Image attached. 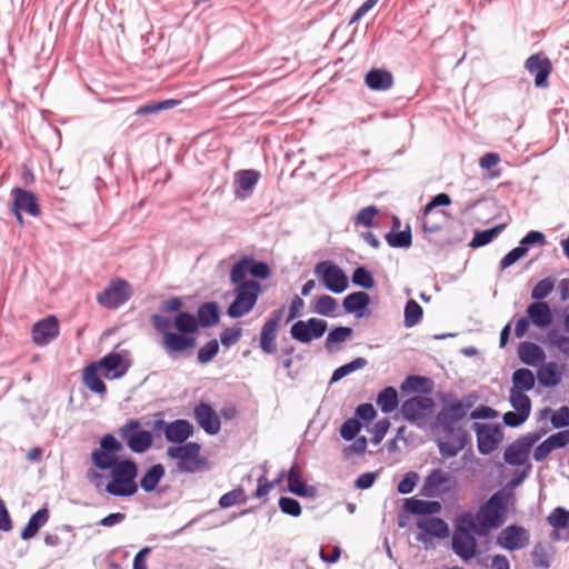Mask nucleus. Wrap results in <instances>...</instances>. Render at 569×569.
Segmentation results:
<instances>
[{"instance_id": "obj_51", "label": "nucleus", "mask_w": 569, "mask_h": 569, "mask_svg": "<svg viewBox=\"0 0 569 569\" xmlns=\"http://www.w3.org/2000/svg\"><path fill=\"white\" fill-rule=\"evenodd\" d=\"M547 521L553 529H569V510L556 507L547 517Z\"/></svg>"}, {"instance_id": "obj_34", "label": "nucleus", "mask_w": 569, "mask_h": 569, "mask_svg": "<svg viewBox=\"0 0 569 569\" xmlns=\"http://www.w3.org/2000/svg\"><path fill=\"white\" fill-rule=\"evenodd\" d=\"M538 382L545 388H553L561 381V373L556 362L542 365L537 372Z\"/></svg>"}, {"instance_id": "obj_21", "label": "nucleus", "mask_w": 569, "mask_h": 569, "mask_svg": "<svg viewBox=\"0 0 569 569\" xmlns=\"http://www.w3.org/2000/svg\"><path fill=\"white\" fill-rule=\"evenodd\" d=\"M12 196V211H22L31 217H38L40 214V206L37 197L32 191L22 188H13L11 191Z\"/></svg>"}, {"instance_id": "obj_50", "label": "nucleus", "mask_w": 569, "mask_h": 569, "mask_svg": "<svg viewBox=\"0 0 569 569\" xmlns=\"http://www.w3.org/2000/svg\"><path fill=\"white\" fill-rule=\"evenodd\" d=\"M338 308V302L335 298L323 295L317 298L313 311L320 316L331 317Z\"/></svg>"}, {"instance_id": "obj_42", "label": "nucleus", "mask_w": 569, "mask_h": 569, "mask_svg": "<svg viewBox=\"0 0 569 569\" xmlns=\"http://www.w3.org/2000/svg\"><path fill=\"white\" fill-rule=\"evenodd\" d=\"M352 329L350 327H335L331 329L326 338L325 347L329 352L335 350V345L341 343L350 338Z\"/></svg>"}, {"instance_id": "obj_56", "label": "nucleus", "mask_w": 569, "mask_h": 569, "mask_svg": "<svg viewBox=\"0 0 569 569\" xmlns=\"http://www.w3.org/2000/svg\"><path fill=\"white\" fill-rule=\"evenodd\" d=\"M361 430V423L356 418L347 419L340 427V436L346 441L353 440Z\"/></svg>"}, {"instance_id": "obj_35", "label": "nucleus", "mask_w": 569, "mask_h": 569, "mask_svg": "<svg viewBox=\"0 0 569 569\" xmlns=\"http://www.w3.org/2000/svg\"><path fill=\"white\" fill-rule=\"evenodd\" d=\"M536 377L530 369L519 368L512 373V387L510 390L527 392L533 389Z\"/></svg>"}, {"instance_id": "obj_8", "label": "nucleus", "mask_w": 569, "mask_h": 569, "mask_svg": "<svg viewBox=\"0 0 569 569\" xmlns=\"http://www.w3.org/2000/svg\"><path fill=\"white\" fill-rule=\"evenodd\" d=\"M313 272L326 289L333 293H342L349 286L348 277L345 271L332 261L326 260L318 262Z\"/></svg>"}, {"instance_id": "obj_57", "label": "nucleus", "mask_w": 569, "mask_h": 569, "mask_svg": "<svg viewBox=\"0 0 569 569\" xmlns=\"http://www.w3.org/2000/svg\"><path fill=\"white\" fill-rule=\"evenodd\" d=\"M278 505L280 510L288 516L296 518L301 515L300 502L295 498L280 497Z\"/></svg>"}, {"instance_id": "obj_47", "label": "nucleus", "mask_w": 569, "mask_h": 569, "mask_svg": "<svg viewBox=\"0 0 569 569\" xmlns=\"http://www.w3.org/2000/svg\"><path fill=\"white\" fill-rule=\"evenodd\" d=\"M556 280L552 277H547L538 281L531 290V298L535 302H543L555 289Z\"/></svg>"}, {"instance_id": "obj_10", "label": "nucleus", "mask_w": 569, "mask_h": 569, "mask_svg": "<svg viewBox=\"0 0 569 569\" xmlns=\"http://www.w3.org/2000/svg\"><path fill=\"white\" fill-rule=\"evenodd\" d=\"M99 445V448L91 452V460L98 469L106 471L111 463L121 460L118 453L122 451L123 446L112 433L104 435Z\"/></svg>"}, {"instance_id": "obj_18", "label": "nucleus", "mask_w": 569, "mask_h": 569, "mask_svg": "<svg viewBox=\"0 0 569 569\" xmlns=\"http://www.w3.org/2000/svg\"><path fill=\"white\" fill-rule=\"evenodd\" d=\"M435 407V401L430 397L416 396L407 399L401 406L403 418L410 423L425 418Z\"/></svg>"}, {"instance_id": "obj_59", "label": "nucleus", "mask_w": 569, "mask_h": 569, "mask_svg": "<svg viewBox=\"0 0 569 569\" xmlns=\"http://www.w3.org/2000/svg\"><path fill=\"white\" fill-rule=\"evenodd\" d=\"M419 480V476L415 471L407 472L397 486V491L400 495L411 493Z\"/></svg>"}, {"instance_id": "obj_39", "label": "nucleus", "mask_w": 569, "mask_h": 569, "mask_svg": "<svg viewBox=\"0 0 569 569\" xmlns=\"http://www.w3.org/2000/svg\"><path fill=\"white\" fill-rule=\"evenodd\" d=\"M528 452L517 442L510 443L503 451V460L510 466H526L528 461Z\"/></svg>"}, {"instance_id": "obj_60", "label": "nucleus", "mask_w": 569, "mask_h": 569, "mask_svg": "<svg viewBox=\"0 0 569 569\" xmlns=\"http://www.w3.org/2000/svg\"><path fill=\"white\" fill-rule=\"evenodd\" d=\"M377 212L378 209L375 206L366 207L357 213L355 222L357 224H362L367 228H370L373 226V218L377 214Z\"/></svg>"}, {"instance_id": "obj_41", "label": "nucleus", "mask_w": 569, "mask_h": 569, "mask_svg": "<svg viewBox=\"0 0 569 569\" xmlns=\"http://www.w3.org/2000/svg\"><path fill=\"white\" fill-rule=\"evenodd\" d=\"M423 316L421 306L413 299H409L405 306V318L403 325L406 328H412L417 326Z\"/></svg>"}, {"instance_id": "obj_23", "label": "nucleus", "mask_w": 569, "mask_h": 569, "mask_svg": "<svg viewBox=\"0 0 569 569\" xmlns=\"http://www.w3.org/2000/svg\"><path fill=\"white\" fill-rule=\"evenodd\" d=\"M288 481V491L303 498H312L317 495V489L313 486H308L301 477V470L297 462H295L286 473Z\"/></svg>"}, {"instance_id": "obj_9", "label": "nucleus", "mask_w": 569, "mask_h": 569, "mask_svg": "<svg viewBox=\"0 0 569 569\" xmlns=\"http://www.w3.org/2000/svg\"><path fill=\"white\" fill-rule=\"evenodd\" d=\"M476 533L469 528V522H460L457 525L452 538V551L463 561H469L475 558L477 553V539Z\"/></svg>"}, {"instance_id": "obj_16", "label": "nucleus", "mask_w": 569, "mask_h": 569, "mask_svg": "<svg viewBox=\"0 0 569 569\" xmlns=\"http://www.w3.org/2000/svg\"><path fill=\"white\" fill-rule=\"evenodd\" d=\"M529 531L518 525H510L502 529L497 537V545L506 550L515 551L525 548L529 543Z\"/></svg>"}, {"instance_id": "obj_6", "label": "nucleus", "mask_w": 569, "mask_h": 569, "mask_svg": "<svg viewBox=\"0 0 569 569\" xmlns=\"http://www.w3.org/2000/svg\"><path fill=\"white\" fill-rule=\"evenodd\" d=\"M201 446L198 442H183L178 446H170L167 456L178 460V469L181 472L191 473L199 470L203 461L199 458Z\"/></svg>"}, {"instance_id": "obj_49", "label": "nucleus", "mask_w": 569, "mask_h": 569, "mask_svg": "<svg viewBox=\"0 0 569 569\" xmlns=\"http://www.w3.org/2000/svg\"><path fill=\"white\" fill-rule=\"evenodd\" d=\"M351 281L355 286L362 289H372L375 287L372 273L363 266H359L353 270Z\"/></svg>"}, {"instance_id": "obj_64", "label": "nucleus", "mask_w": 569, "mask_h": 569, "mask_svg": "<svg viewBox=\"0 0 569 569\" xmlns=\"http://www.w3.org/2000/svg\"><path fill=\"white\" fill-rule=\"evenodd\" d=\"M451 203V198L448 193L441 192L431 198V200L423 208V216L429 214L438 207H446Z\"/></svg>"}, {"instance_id": "obj_36", "label": "nucleus", "mask_w": 569, "mask_h": 569, "mask_svg": "<svg viewBox=\"0 0 569 569\" xmlns=\"http://www.w3.org/2000/svg\"><path fill=\"white\" fill-rule=\"evenodd\" d=\"M555 550L551 546H545L541 542L535 545L531 551V558L535 568L537 569H548L551 566V560L553 557Z\"/></svg>"}, {"instance_id": "obj_46", "label": "nucleus", "mask_w": 569, "mask_h": 569, "mask_svg": "<svg viewBox=\"0 0 569 569\" xmlns=\"http://www.w3.org/2000/svg\"><path fill=\"white\" fill-rule=\"evenodd\" d=\"M276 338H277V328L273 326L264 323L261 328L260 332V348L263 352L270 355L276 351Z\"/></svg>"}, {"instance_id": "obj_26", "label": "nucleus", "mask_w": 569, "mask_h": 569, "mask_svg": "<svg viewBox=\"0 0 569 569\" xmlns=\"http://www.w3.org/2000/svg\"><path fill=\"white\" fill-rule=\"evenodd\" d=\"M518 357L522 363L536 367L540 362L545 361L546 353L537 343L522 341L518 346Z\"/></svg>"}, {"instance_id": "obj_25", "label": "nucleus", "mask_w": 569, "mask_h": 569, "mask_svg": "<svg viewBox=\"0 0 569 569\" xmlns=\"http://www.w3.org/2000/svg\"><path fill=\"white\" fill-rule=\"evenodd\" d=\"M527 316L538 328H547L552 322V312L547 302H532L527 307Z\"/></svg>"}, {"instance_id": "obj_38", "label": "nucleus", "mask_w": 569, "mask_h": 569, "mask_svg": "<svg viewBox=\"0 0 569 569\" xmlns=\"http://www.w3.org/2000/svg\"><path fill=\"white\" fill-rule=\"evenodd\" d=\"M377 405L383 413H391L399 406V398L396 388L386 387L377 396Z\"/></svg>"}, {"instance_id": "obj_30", "label": "nucleus", "mask_w": 569, "mask_h": 569, "mask_svg": "<svg viewBox=\"0 0 569 569\" xmlns=\"http://www.w3.org/2000/svg\"><path fill=\"white\" fill-rule=\"evenodd\" d=\"M199 327L209 328L217 325L220 320V311L217 302L210 301L199 306L196 316Z\"/></svg>"}, {"instance_id": "obj_1", "label": "nucleus", "mask_w": 569, "mask_h": 569, "mask_svg": "<svg viewBox=\"0 0 569 569\" xmlns=\"http://www.w3.org/2000/svg\"><path fill=\"white\" fill-rule=\"evenodd\" d=\"M469 407L460 400L449 403L445 400L442 408L435 417L433 429L443 435V439L436 440L437 447L446 459L456 457L470 441L468 432L458 426L467 416Z\"/></svg>"}, {"instance_id": "obj_44", "label": "nucleus", "mask_w": 569, "mask_h": 569, "mask_svg": "<svg viewBox=\"0 0 569 569\" xmlns=\"http://www.w3.org/2000/svg\"><path fill=\"white\" fill-rule=\"evenodd\" d=\"M259 179L260 173L257 170L248 169L239 170L236 172V183L238 184L239 189L247 192L252 191Z\"/></svg>"}, {"instance_id": "obj_20", "label": "nucleus", "mask_w": 569, "mask_h": 569, "mask_svg": "<svg viewBox=\"0 0 569 569\" xmlns=\"http://www.w3.org/2000/svg\"><path fill=\"white\" fill-rule=\"evenodd\" d=\"M59 335V322L54 316H49L32 327V340L37 346L49 345Z\"/></svg>"}, {"instance_id": "obj_7", "label": "nucleus", "mask_w": 569, "mask_h": 569, "mask_svg": "<svg viewBox=\"0 0 569 569\" xmlns=\"http://www.w3.org/2000/svg\"><path fill=\"white\" fill-rule=\"evenodd\" d=\"M119 436L128 448L136 453L146 452L153 442L151 431L141 428L138 419H129L120 429Z\"/></svg>"}, {"instance_id": "obj_2", "label": "nucleus", "mask_w": 569, "mask_h": 569, "mask_svg": "<svg viewBox=\"0 0 569 569\" xmlns=\"http://www.w3.org/2000/svg\"><path fill=\"white\" fill-rule=\"evenodd\" d=\"M151 323L157 332L162 335V348L172 360L177 359V355L196 347L197 340L191 335L198 331L199 321H197L196 316L192 313L179 311L176 315L173 327L178 332L170 330L171 323L169 319L162 315H152Z\"/></svg>"}, {"instance_id": "obj_15", "label": "nucleus", "mask_w": 569, "mask_h": 569, "mask_svg": "<svg viewBox=\"0 0 569 569\" xmlns=\"http://www.w3.org/2000/svg\"><path fill=\"white\" fill-rule=\"evenodd\" d=\"M154 431H162L169 442L183 443L193 435V426L186 419L167 422L158 419L153 423Z\"/></svg>"}, {"instance_id": "obj_22", "label": "nucleus", "mask_w": 569, "mask_h": 569, "mask_svg": "<svg viewBox=\"0 0 569 569\" xmlns=\"http://www.w3.org/2000/svg\"><path fill=\"white\" fill-rule=\"evenodd\" d=\"M96 365L104 371L107 379H119L127 373L130 363L118 352H110L101 358L99 361H94Z\"/></svg>"}, {"instance_id": "obj_17", "label": "nucleus", "mask_w": 569, "mask_h": 569, "mask_svg": "<svg viewBox=\"0 0 569 569\" xmlns=\"http://www.w3.org/2000/svg\"><path fill=\"white\" fill-rule=\"evenodd\" d=\"M525 69L535 77V86L547 88L549 76L552 71V64L549 58L543 53H535L525 62Z\"/></svg>"}, {"instance_id": "obj_48", "label": "nucleus", "mask_w": 569, "mask_h": 569, "mask_svg": "<svg viewBox=\"0 0 569 569\" xmlns=\"http://www.w3.org/2000/svg\"><path fill=\"white\" fill-rule=\"evenodd\" d=\"M502 229L503 224H499L487 230L476 231L472 240L470 241V247L480 248L490 243Z\"/></svg>"}, {"instance_id": "obj_43", "label": "nucleus", "mask_w": 569, "mask_h": 569, "mask_svg": "<svg viewBox=\"0 0 569 569\" xmlns=\"http://www.w3.org/2000/svg\"><path fill=\"white\" fill-rule=\"evenodd\" d=\"M450 480V475L441 469H432L425 479V490L432 493Z\"/></svg>"}, {"instance_id": "obj_54", "label": "nucleus", "mask_w": 569, "mask_h": 569, "mask_svg": "<svg viewBox=\"0 0 569 569\" xmlns=\"http://www.w3.org/2000/svg\"><path fill=\"white\" fill-rule=\"evenodd\" d=\"M247 498L244 496V490L242 488H236L224 495H222L219 499V506L223 509L233 507L239 502H246Z\"/></svg>"}, {"instance_id": "obj_24", "label": "nucleus", "mask_w": 569, "mask_h": 569, "mask_svg": "<svg viewBox=\"0 0 569 569\" xmlns=\"http://www.w3.org/2000/svg\"><path fill=\"white\" fill-rule=\"evenodd\" d=\"M370 296L366 291H355L345 297L342 307L348 313L362 318L369 313Z\"/></svg>"}, {"instance_id": "obj_61", "label": "nucleus", "mask_w": 569, "mask_h": 569, "mask_svg": "<svg viewBox=\"0 0 569 569\" xmlns=\"http://www.w3.org/2000/svg\"><path fill=\"white\" fill-rule=\"evenodd\" d=\"M526 249H523L520 244L512 250H510L501 260H500V269L505 270L525 257Z\"/></svg>"}, {"instance_id": "obj_14", "label": "nucleus", "mask_w": 569, "mask_h": 569, "mask_svg": "<svg viewBox=\"0 0 569 569\" xmlns=\"http://www.w3.org/2000/svg\"><path fill=\"white\" fill-rule=\"evenodd\" d=\"M472 429L477 436V447L481 455H490L495 451L503 438L499 425L473 422Z\"/></svg>"}, {"instance_id": "obj_37", "label": "nucleus", "mask_w": 569, "mask_h": 569, "mask_svg": "<svg viewBox=\"0 0 569 569\" xmlns=\"http://www.w3.org/2000/svg\"><path fill=\"white\" fill-rule=\"evenodd\" d=\"M164 476V468L162 465L157 463L151 466L147 472L141 477L139 486L146 492H152L162 477Z\"/></svg>"}, {"instance_id": "obj_28", "label": "nucleus", "mask_w": 569, "mask_h": 569, "mask_svg": "<svg viewBox=\"0 0 569 569\" xmlns=\"http://www.w3.org/2000/svg\"><path fill=\"white\" fill-rule=\"evenodd\" d=\"M100 368L96 362L89 363L84 369L82 373V380L84 386L92 392L98 393L100 396L106 395L107 392V386L101 380L99 376Z\"/></svg>"}, {"instance_id": "obj_11", "label": "nucleus", "mask_w": 569, "mask_h": 569, "mask_svg": "<svg viewBox=\"0 0 569 569\" xmlns=\"http://www.w3.org/2000/svg\"><path fill=\"white\" fill-rule=\"evenodd\" d=\"M132 296L130 283L121 278L111 280L109 286L97 295L99 305L107 309H118L124 305Z\"/></svg>"}, {"instance_id": "obj_3", "label": "nucleus", "mask_w": 569, "mask_h": 569, "mask_svg": "<svg viewBox=\"0 0 569 569\" xmlns=\"http://www.w3.org/2000/svg\"><path fill=\"white\" fill-rule=\"evenodd\" d=\"M507 509L506 495L500 490L489 497L476 512L475 518L470 515L462 517V522H469V528L478 536L486 537L492 529L502 526Z\"/></svg>"}, {"instance_id": "obj_62", "label": "nucleus", "mask_w": 569, "mask_h": 569, "mask_svg": "<svg viewBox=\"0 0 569 569\" xmlns=\"http://www.w3.org/2000/svg\"><path fill=\"white\" fill-rule=\"evenodd\" d=\"M557 449L551 436L538 445L533 450V459L536 461L545 460L552 450Z\"/></svg>"}, {"instance_id": "obj_55", "label": "nucleus", "mask_w": 569, "mask_h": 569, "mask_svg": "<svg viewBox=\"0 0 569 569\" xmlns=\"http://www.w3.org/2000/svg\"><path fill=\"white\" fill-rule=\"evenodd\" d=\"M219 352V342L216 339L208 341L198 350V362L206 365L210 362Z\"/></svg>"}, {"instance_id": "obj_58", "label": "nucleus", "mask_w": 569, "mask_h": 569, "mask_svg": "<svg viewBox=\"0 0 569 569\" xmlns=\"http://www.w3.org/2000/svg\"><path fill=\"white\" fill-rule=\"evenodd\" d=\"M547 242L546 236L538 230L529 231L519 242V244L528 252L531 246H545Z\"/></svg>"}, {"instance_id": "obj_32", "label": "nucleus", "mask_w": 569, "mask_h": 569, "mask_svg": "<svg viewBox=\"0 0 569 569\" xmlns=\"http://www.w3.org/2000/svg\"><path fill=\"white\" fill-rule=\"evenodd\" d=\"M403 392H421L428 395L433 389V381L423 376H408L400 386Z\"/></svg>"}, {"instance_id": "obj_33", "label": "nucleus", "mask_w": 569, "mask_h": 569, "mask_svg": "<svg viewBox=\"0 0 569 569\" xmlns=\"http://www.w3.org/2000/svg\"><path fill=\"white\" fill-rule=\"evenodd\" d=\"M49 520V510L41 508L37 510L27 522L26 527L21 531V539L29 540L33 538L39 529L43 527Z\"/></svg>"}, {"instance_id": "obj_45", "label": "nucleus", "mask_w": 569, "mask_h": 569, "mask_svg": "<svg viewBox=\"0 0 569 569\" xmlns=\"http://www.w3.org/2000/svg\"><path fill=\"white\" fill-rule=\"evenodd\" d=\"M386 241L391 248H409L412 242L410 227L401 231H390L386 234Z\"/></svg>"}, {"instance_id": "obj_5", "label": "nucleus", "mask_w": 569, "mask_h": 569, "mask_svg": "<svg viewBox=\"0 0 569 569\" xmlns=\"http://www.w3.org/2000/svg\"><path fill=\"white\" fill-rule=\"evenodd\" d=\"M234 299L227 309V315L232 319L248 315L256 306L262 291L261 284L256 280H242L232 282Z\"/></svg>"}, {"instance_id": "obj_53", "label": "nucleus", "mask_w": 569, "mask_h": 569, "mask_svg": "<svg viewBox=\"0 0 569 569\" xmlns=\"http://www.w3.org/2000/svg\"><path fill=\"white\" fill-rule=\"evenodd\" d=\"M545 412H551L550 423L555 429L569 427V407L562 406L555 411H551V409H545Z\"/></svg>"}, {"instance_id": "obj_52", "label": "nucleus", "mask_w": 569, "mask_h": 569, "mask_svg": "<svg viewBox=\"0 0 569 569\" xmlns=\"http://www.w3.org/2000/svg\"><path fill=\"white\" fill-rule=\"evenodd\" d=\"M510 403L516 411L530 415L531 400L525 392L510 390Z\"/></svg>"}, {"instance_id": "obj_31", "label": "nucleus", "mask_w": 569, "mask_h": 569, "mask_svg": "<svg viewBox=\"0 0 569 569\" xmlns=\"http://www.w3.org/2000/svg\"><path fill=\"white\" fill-rule=\"evenodd\" d=\"M441 506L438 501H427L417 498H408L405 501V509L417 516H430L439 512Z\"/></svg>"}, {"instance_id": "obj_63", "label": "nucleus", "mask_w": 569, "mask_h": 569, "mask_svg": "<svg viewBox=\"0 0 569 569\" xmlns=\"http://www.w3.org/2000/svg\"><path fill=\"white\" fill-rule=\"evenodd\" d=\"M242 336V329L241 328H228L224 329L220 335V341L223 347H231L236 345Z\"/></svg>"}, {"instance_id": "obj_12", "label": "nucleus", "mask_w": 569, "mask_h": 569, "mask_svg": "<svg viewBox=\"0 0 569 569\" xmlns=\"http://www.w3.org/2000/svg\"><path fill=\"white\" fill-rule=\"evenodd\" d=\"M270 272L271 270L267 262L256 260L250 256H244L232 266L230 271V281L240 282L242 280H248V274L258 279H267L270 276Z\"/></svg>"}, {"instance_id": "obj_27", "label": "nucleus", "mask_w": 569, "mask_h": 569, "mask_svg": "<svg viewBox=\"0 0 569 569\" xmlns=\"http://www.w3.org/2000/svg\"><path fill=\"white\" fill-rule=\"evenodd\" d=\"M366 84L375 91H386L393 84L392 73L385 69H371L365 78Z\"/></svg>"}, {"instance_id": "obj_19", "label": "nucleus", "mask_w": 569, "mask_h": 569, "mask_svg": "<svg viewBox=\"0 0 569 569\" xmlns=\"http://www.w3.org/2000/svg\"><path fill=\"white\" fill-rule=\"evenodd\" d=\"M193 416L199 427L208 435L214 436L220 431V418L207 402H199L193 409Z\"/></svg>"}, {"instance_id": "obj_29", "label": "nucleus", "mask_w": 569, "mask_h": 569, "mask_svg": "<svg viewBox=\"0 0 569 569\" xmlns=\"http://www.w3.org/2000/svg\"><path fill=\"white\" fill-rule=\"evenodd\" d=\"M417 527L426 535L438 539H445L449 536V527L441 518L431 517L426 520H419L417 521Z\"/></svg>"}, {"instance_id": "obj_40", "label": "nucleus", "mask_w": 569, "mask_h": 569, "mask_svg": "<svg viewBox=\"0 0 569 569\" xmlns=\"http://www.w3.org/2000/svg\"><path fill=\"white\" fill-rule=\"evenodd\" d=\"M367 365H368V360L366 358L358 357V358L353 359L352 361L338 367L331 375V378L329 381L330 385L337 383L338 381H340L348 375H350L357 370L363 369Z\"/></svg>"}, {"instance_id": "obj_4", "label": "nucleus", "mask_w": 569, "mask_h": 569, "mask_svg": "<svg viewBox=\"0 0 569 569\" xmlns=\"http://www.w3.org/2000/svg\"><path fill=\"white\" fill-rule=\"evenodd\" d=\"M110 470V480L106 491L113 497H131L137 493L138 465L132 459H121L113 463Z\"/></svg>"}, {"instance_id": "obj_13", "label": "nucleus", "mask_w": 569, "mask_h": 569, "mask_svg": "<svg viewBox=\"0 0 569 569\" xmlns=\"http://www.w3.org/2000/svg\"><path fill=\"white\" fill-rule=\"evenodd\" d=\"M328 323L323 319L310 318L308 320H298L290 328L292 339L301 343H310L315 339L321 338L327 331Z\"/></svg>"}]
</instances>
